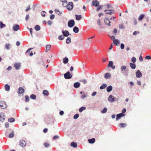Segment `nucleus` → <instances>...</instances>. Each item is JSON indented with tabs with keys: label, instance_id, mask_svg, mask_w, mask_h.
<instances>
[{
	"label": "nucleus",
	"instance_id": "56",
	"mask_svg": "<svg viewBox=\"0 0 151 151\" xmlns=\"http://www.w3.org/2000/svg\"><path fill=\"white\" fill-rule=\"evenodd\" d=\"M87 94H85V93L83 95L81 96V98L82 99H83L84 98L87 97Z\"/></svg>",
	"mask_w": 151,
	"mask_h": 151
},
{
	"label": "nucleus",
	"instance_id": "62",
	"mask_svg": "<svg viewBox=\"0 0 151 151\" xmlns=\"http://www.w3.org/2000/svg\"><path fill=\"white\" fill-rule=\"evenodd\" d=\"M113 33L115 35H116L117 30L116 29H114L113 31Z\"/></svg>",
	"mask_w": 151,
	"mask_h": 151
},
{
	"label": "nucleus",
	"instance_id": "54",
	"mask_svg": "<svg viewBox=\"0 0 151 151\" xmlns=\"http://www.w3.org/2000/svg\"><path fill=\"white\" fill-rule=\"evenodd\" d=\"M133 19V22H134V24L135 25L137 24V19L135 18H134Z\"/></svg>",
	"mask_w": 151,
	"mask_h": 151
},
{
	"label": "nucleus",
	"instance_id": "5",
	"mask_svg": "<svg viewBox=\"0 0 151 151\" xmlns=\"http://www.w3.org/2000/svg\"><path fill=\"white\" fill-rule=\"evenodd\" d=\"M108 100V101L110 102H114L115 101H116L118 100L117 98L114 97L111 95H110L109 96Z\"/></svg>",
	"mask_w": 151,
	"mask_h": 151
},
{
	"label": "nucleus",
	"instance_id": "46",
	"mask_svg": "<svg viewBox=\"0 0 151 151\" xmlns=\"http://www.w3.org/2000/svg\"><path fill=\"white\" fill-rule=\"evenodd\" d=\"M29 96H27L26 95L25 96V101L26 102H28L29 101Z\"/></svg>",
	"mask_w": 151,
	"mask_h": 151
},
{
	"label": "nucleus",
	"instance_id": "17",
	"mask_svg": "<svg viewBox=\"0 0 151 151\" xmlns=\"http://www.w3.org/2000/svg\"><path fill=\"white\" fill-rule=\"evenodd\" d=\"M111 77V75L109 73H106L105 74L104 77L106 79L110 78Z\"/></svg>",
	"mask_w": 151,
	"mask_h": 151
},
{
	"label": "nucleus",
	"instance_id": "51",
	"mask_svg": "<svg viewBox=\"0 0 151 151\" xmlns=\"http://www.w3.org/2000/svg\"><path fill=\"white\" fill-rule=\"evenodd\" d=\"M44 145L47 148L49 147H50V144L47 142L44 143Z\"/></svg>",
	"mask_w": 151,
	"mask_h": 151
},
{
	"label": "nucleus",
	"instance_id": "48",
	"mask_svg": "<svg viewBox=\"0 0 151 151\" xmlns=\"http://www.w3.org/2000/svg\"><path fill=\"white\" fill-rule=\"evenodd\" d=\"M51 47V45H47L46 47V50L47 51L49 50L50 49Z\"/></svg>",
	"mask_w": 151,
	"mask_h": 151
},
{
	"label": "nucleus",
	"instance_id": "16",
	"mask_svg": "<svg viewBox=\"0 0 151 151\" xmlns=\"http://www.w3.org/2000/svg\"><path fill=\"white\" fill-rule=\"evenodd\" d=\"M19 29V26L17 24H15L13 27V30L14 31H17Z\"/></svg>",
	"mask_w": 151,
	"mask_h": 151
},
{
	"label": "nucleus",
	"instance_id": "2",
	"mask_svg": "<svg viewBox=\"0 0 151 151\" xmlns=\"http://www.w3.org/2000/svg\"><path fill=\"white\" fill-rule=\"evenodd\" d=\"M67 6L66 8L69 11L72 10L73 7V3L72 2H69L68 4H65Z\"/></svg>",
	"mask_w": 151,
	"mask_h": 151
},
{
	"label": "nucleus",
	"instance_id": "41",
	"mask_svg": "<svg viewBox=\"0 0 151 151\" xmlns=\"http://www.w3.org/2000/svg\"><path fill=\"white\" fill-rule=\"evenodd\" d=\"M86 109V108L85 107H81L79 109V111L80 112H82L83 110H85Z\"/></svg>",
	"mask_w": 151,
	"mask_h": 151
},
{
	"label": "nucleus",
	"instance_id": "3",
	"mask_svg": "<svg viewBox=\"0 0 151 151\" xmlns=\"http://www.w3.org/2000/svg\"><path fill=\"white\" fill-rule=\"evenodd\" d=\"M64 76L65 79H70L72 78V74H70L69 71H68L64 74Z\"/></svg>",
	"mask_w": 151,
	"mask_h": 151
},
{
	"label": "nucleus",
	"instance_id": "61",
	"mask_svg": "<svg viewBox=\"0 0 151 151\" xmlns=\"http://www.w3.org/2000/svg\"><path fill=\"white\" fill-rule=\"evenodd\" d=\"M59 138V137L57 135H55L53 137V139L54 140H55Z\"/></svg>",
	"mask_w": 151,
	"mask_h": 151
},
{
	"label": "nucleus",
	"instance_id": "53",
	"mask_svg": "<svg viewBox=\"0 0 151 151\" xmlns=\"http://www.w3.org/2000/svg\"><path fill=\"white\" fill-rule=\"evenodd\" d=\"M29 19V14H27L25 17V20L27 21Z\"/></svg>",
	"mask_w": 151,
	"mask_h": 151
},
{
	"label": "nucleus",
	"instance_id": "14",
	"mask_svg": "<svg viewBox=\"0 0 151 151\" xmlns=\"http://www.w3.org/2000/svg\"><path fill=\"white\" fill-rule=\"evenodd\" d=\"M114 10H105L104 12H106V14L111 15L112 14H114Z\"/></svg>",
	"mask_w": 151,
	"mask_h": 151
},
{
	"label": "nucleus",
	"instance_id": "28",
	"mask_svg": "<svg viewBox=\"0 0 151 151\" xmlns=\"http://www.w3.org/2000/svg\"><path fill=\"white\" fill-rule=\"evenodd\" d=\"M4 87L5 90L6 91H9L10 90V86L9 85L7 84H6Z\"/></svg>",
	"mask_w": 151,
	"mask_h": 151
},
{
	"label": "nucleus",
	"instance_id": "15",
	"mask_svg": "<svg viewBox=\"0 0 151 151\" xmlns=\"http://www.w3.org/2000/svg\"><path fill=\"white\" fill-rule=\"evenodd\" d=\"M62 33L64 36L68 37L69 35H70L67 30H62Z\"/></svg>",
	"mask_w": 151,
	"mask_h": 151
},
{
	"label": "nucleus",
	"instance_id": "50",
	"mask_svg": "<svg viewBox=\"0 0 151 151\" xmlns=\"http://www.w3.org/2000/svg\"><path fill=\"white\" fill-rule=\"evenodd\" d=\"M64 38V37L62 35H60L58 37V39L61 40H63Z\"/></svg>",
	"mask_w": 151,
	"mask_h": 151
},
{
	"label": "nucleus",
	"instance_id": "27",
	"mask_svg": "<svg viewBox=\"0 0 151 151\" xmlns=\"http://www.w3.org/2000/svg\"><path fill=\"white\" fill-rule=\"evenodd\" d=\"M69 61L68 58L67 57H65L63 59V63L64 64H67Z\"/></svg>",
	"mask_w": 151,
	"mask_h": 151
},
{
	"label": "nucleus",
	"instance_id": "26",
	"mask_svg": "<svg viewBox=\"0 0 151 151\" xmlns=\"http://www.w3.org/2000/svg\"><path fill=\"white\" fill-rule=\"evenodd\" d=\"M88 142L90 144H93L94 143L95 141V139L94 138L90 139L88 140Z\"/></svg>",
	"mask_w": 151,
	"mask_h": 151
},
{
	"label": "nucleus",
	"instance_id": "32",
	"mask_svg": "<svg viewBox=\"0 0 151 151\" xmlns=\"http://www.w3.org/2000/svg\"><path fill=\"white\" fill-rule=\"evenodd\" d=\"M145 15L144 14H141L138 17V19L139 21H141L144 18Z\"/></svg>",
	"mask_w": 151,
	"mask_h": 151
},
{
	"label": "nucleus",
	"instance_id": "38",
	"mask_svg": "<svg viewBox=\"0 0 151 151\" xmlns=\"http://www.w3.org/2000/svg\"><path fill=\"white\" fill-rule=\"evenodd\" d=\"M107 110V109L106 107H105L101 111V112L103 114H104L106 112Z\"/></svg>",
	"mask_w": 151,
	"mask_h": 151
},
{
	"label": "nucleus",
	"instance_id": "8",
	"mask_svg": "<svg viewBox=\"0 0 151 151\" xmlns=\"http://www.w3.org/2000/svg\"><path fill=\"white\" fill-rule=\"evenodd\" d=\"M5 115L4 113L1 112L0 113V121L1 122L4 121L5 119Z\"/></svg>",
	"mask_w": 151,
	"mask_h": 151
},
{
	"label": "nucleus",
	"instance_id": "22",
	"mask_svg": "<svg viewBox=\"0 0 151 151\" xmlns=\"http://www.w3.org/2000/svg\"><path fill=\"white\" fill-rule=\"evenodd\" d=\"M73 30L74 32L77 33L78 32L79 29L78 27L75 26L73 27Z\"/></svg>",
	"mask_w": 151,
	"mask_h": 151
},
{
	"label": "nucleus",
	"instance_id": "12",
	"mask_svg": "<svg viewBox=\"0 0 151 151\" xmlns=\"http://www.w3.org/2000/svg\"><path fill=\"white\" fill-rule=\"evenodd\" d=\"M125 116V114L122 113H120L119 114L116 115V120L117 121L120 119L122 117Z\"/></svg>",
	"mask_w": 151,
	"mask_h": 151
},
{
	"label": "nucleus",
	"instance_id": "60",
	"mask_svg": "<svg viewBox=\"0 0 151 151\" xmlns=\"http://www.w3.org/2000/svg\"><path fill=\"white\" fill-rule=\"evenodd\" d=\"M5 127L6 128H8L9 127V124L8 122H6L5 124Z\"/></svg>",
	"mask_w": 151,
	"mask_h": 151
},
{
	"label": "nucleus",
	"instance_id": "45",
	"mask_svg": "<svg viewBox=\"0 0 151 151\" xmlns=\"http://www.w3.org/2000/svg\"><path fill=\"white\" fill-rule=\"evenodd\" d=\"M119 27L120 29H124L125 28L124 26L122 24H120L119 25Z\"/></svg>",
	"mask_w": 151,
	"mask_h": 151
},
{
	"label": "nucleus",
	"instance_id": "55",
	"mask_svg": "<svg viewBox=\"0 0 151 151\" xmlns=\"http://www.w3.org/2000/svg\"><path fill=\"white\" fill-rule=\"evenodd\" d=\"M47 23L49 25H51L53 23L50 20H49L47 22Z\"/></svg>",
	"mask_w": 151,
	"mask_h": 151
},
{
	"label": "nucleus",
	"instance_id": "35",
	"mask_svg": "<svg viewBox=\"0 0 151 151\" xmlns=\"http://www.w3.org/2000/svg\"><path fill=\"white\" fill-rule=\"evenodd\" d=\"M15 119L13 117L9 118L8 119V121L9 122L12 123L15 121Z\"/></svg>",
	"mask_w": 151,
	"mask_h": 151
},
{
	"label": "nucleus",
	"instance_id": "47",
	"mask_svg": "<svg viewBox=\"0 0 151 151\" xmlns=\"http://www.w3.org/2000/svg\"><path fill=\"white\" fill-rule=\"evenodd\" d=\"M131 61L133 63H134L136 61V58L133 57L131 59Z\"/></svg>",
	"mask_w": 151,
	"mask_h": 151
},
{
	"label": "nucleus",
	"instance_id": "24",
	"mask_svg": "<svg viewBox=\"0 0 151 151\" xmlns=\"http://www.w3.org/2000/svg\"><path fill=\"white\" fill-rule=\"evenodd\" d=\"M70 146L76 148L77 147V145L76 142H71Z\"/></svg>",
	"mask_w": 151,
	"mask_h": 151
},
{
	"label": "nucleus",
	"instance_id": "63",
	"mask_svg": "<svg viewBox=\"0 0 151 151\" xmlns=\"http://www.w3.org/2000/svg\"><path fill=\"white\" fill-rule=\"evenodd\" d=\"M145 58L148 60H150L151 59V57L150 55H147L145 57Z\"/></svg>",
	"mask_w": 151,
	"mask_h": 151
},
{
	"label": "nucleus",
	"instance_id": "13",
	"mask_svg": "<svg viewBox=\"0 0 151 151\" xmlns=\"http://www.w3.org/2000/svg\"><path fill=\"white\" fill-rule=\"evenodd\" d=\"M19 143V145L23 147H25L26 144V142L23 140H20Z\"/></svg>",
	"mask_w": 151,
	"mask_h": 151
},
{
	"label": "nucleus",
	"instance_id": "49",
	"mask_svg": "<svg viewBox=\"0 0 151 151\" xmlns=\"http://www.w3.org/2000/svg\"><path fill=\"white\" fill-rule=\"evenodd\" d=\"M79 116V115L78 114H76L73 116V118L74 119H77Z\"/></svg>",
	"mask_w": 151,
	"mask_h": 151
},
{
	"label": "nucleus",
	"instance_id": "44",
	"mask_svg": "<svg viewBox=\"0 0 151 151\" xmlns=\"http://www.w3.org/2000/svg\"><path fill=\"white\" fill-rule=\"evenodd\" d=\"M97 7H98L97 8L96 10L97 11H99V10H100L103 7V5H99Z\"/></svg>",
	"mask_w": 151,
	"mask_h": 151
},
{
	"label": "nucleus",
	"instance_id": "42",
	"mask_svg": "<svg viewBox=\"0 0 151 151\" xmlns=\"http://www.w3.org/2000/svg\"><path fill=\"white\" fill-rule=\"evenodd\" d=\"M32 49V48H30L26 52H29V55L30 56H32L33 55V53L32 52V51L30 52V50Z\"/></svg>",
	"mask_w": 151,
	"mask_h": 151
},
{
	"label": "nucleus",
	"instance_id": "40",
	"mask_svg": "<svg viewBox=\"0 0 151 151\" xmlns=\"http://www.w3.org/2000/svg\"><path fill=\"white\" fill-rule=\"evenodd\" d=\"M71 42V38L70 37H68L66 39V42L67 44H69Z\"/></svg>",
	"mask_w": 151,
	"mask_h": 151
},
{
	"label": "nucleus",
	"instance_id": "36",
	"mask_svg": "<svg viewBox=\"0 0 151 151\" xmlns=\"http://www.w3.org/2000/svg\"><path fill=\"white\" fill-rule=\"evenodd\" d=\"M14 132L12 130V133L9 134V137L10 138H12L14 137Z\"/></svg>",
	"mask_w": 151,
	"mask_h": 151
},
{
	"label": "nucleus",
	"instance_id": "37",
	"mask_svg": "<svg viewBox=\"0 0 151 151\" xmlns=\"http://www.w3.org/2000/svg\"><path fill=\"white\" fill-rule=\"evenodd\" d=\"M30 98L32 99L35 100L36 98V96L34 94H31L30 96Z\"/></svg>",
	"mask_w": 151,
	"mask_h": 151
},
{
	"label": "nucleus",
	"instance_id": "10",
	"mask_svg": "<svg viewBox=\"0 0 151 151\" xmlns=\"http://www.w3.org/2000/svg\"><path fill=\"white\" fill-rule=\"evenodd\" d=\"M14 66L16 70H18L21 67V64L19 63H14Z\"/></svg>",
	"mask_w": 151,
	"mask_h": 151
},
{
	"label": "nucleus",
	"instance_id": "58",
	"mask_svg": "<svg viewBox=\"0 0 151 151\" xmlns=\"http://www.w3.org/2000/svg\"><path fill=\"white\" fill-rule=\"evenodd\" d=\"M10 46L9 44H6L5 46V48L6 50H9V47Z\"/></svg>",
	"mask_w": 151,
	"mask_h": 151
},
{
	"label": "nucleus",
	"instance_id": "31",
	"mask_svg": "<svg viewBox=\"0 0 151 151\" xmlns=\"http://www.w3.org/2000/svg\"><path fill=\"white\" fill-rule=\"evenodd\" d=\"M106 87L107 85L106 83H104L100 87V89L102 90L106 88Z\"/></svg>",
	"mask_w": 151,
	"mask_h": 151
},
{
	"label": "nucleus",
	"instance_id": "59",
	"mask_svg": "<svg viewBox=\"0 0 151 151\" xmlns=\"http://www.w3.org/2000/svg\"><path fill=\"white\" fill-rule=\"evenodd\" d=\"M139 33V31H135L133 32V35H136Z\"/></svg>",
	"mask_w": 151,
	"mask_h": 151
},
{
	"label": "nucleus",
	"instance_id": "11",
	"mask_svg": "<svg viewBox=\"0 0 151 151\" xmlns=\"http://www.w3.org/2000/svg\"><path fill=\"white\" fill-rule=\"evenodd\" d=\"M104 22L106 25L109 26H110L111 25L110 23H111V22L109 21V19L108 18L106 17L104 19Z\"/></svg>",
	"mask_w": 151,
	"mask_h": 151
},
{
	"label": "nucleus",
	"instance_id": "18",
	"mask_svg": "<svg viewBox=\"0 0 151 151\" xmlns=\"http://www.w3.org/2000/svg\"><path fill=\"white\" fill-rule=\"evenodd\" d=\"M81 85L80 83L78 82H76L74 83L73 85L74 87L76 88H79Z\"/></svg>",
	"mask_w": 151,
	"mask_h": 151
},
{
	"label": "nucleus",
	"instance_id": "34",
	"mask_svg": "<svg viewBox=\"0 0 151 151\" xmlns=\"http://www.w3.org/2000/svg\"><path fill=\"white\" fill-rule=\"evenodd\" d=\"M35 29L37 31H38L40 30V27L38 25H36L35 26Z\"/></svg>",
	"mask_w": 151,
	"mask_h": 151
},
{
	"label": "nucleus",
	"instance_id": "29",
	"mask_svg": "<svg viewBox=\"0 0 151 151\" xmlns=\"http://www.w3.org/2000/svg\"><path fill=\"white\" fill-rule=\"evenodd\" d=\"M127 124L126 123H121L119 124V126L120 127L124 128L126 127Z\"/></svg>",
	"mask_w": 151,
	"mask_h": 151
},
{
	"label": "nucleus",
	"instance_id": "33",
	"mask_svg": "<svg viewBox=\"0 0 151 151\" xmlns=\"http://www.w3.org/2000/svg\"><path fill=\"white\" fill-rule=\"evenodd\" d=\"M76 19L77 20H80L82 19V17L81 15H78L77 14L75 15Z\"/></svg>",
	"mask_w": 151,
	"mask_h": 151
},
{
	"label": "nucleus",
	"instance_id": "19",
	"mask_svg": "<svg viewBox=\"0 0 151 151\" xmlns=\"http://www.w3.org/2000/svg\"><path fill=\"white\" fill-rule=\"evenodd\" d=\"M18 93L19 94H22L24 92V89L22 87H19L18 88Z\"/></svg>",
	"mask_w": 151,
	"mask_h": 151
},
{
	"label": "nucleus",
	"instance_id": "43",
	"mask_svg": "<svg viewBox=\"0 0 151 151\" xmlns=\"http://www.w3.org/2000/svg\"><path fill=\"white\" fill-rule=\"evenodd\" d=\"M113 65V62L112 61H109L108 64V67L111 68Z\"/></svg>",
	"mask_w": 151,
	"mask_h": 151
},
{
	"label": "nucleus",
	"instance_id": "52",
	"mask_svg": "<svg viewBox=\"0 0 151 151\" xmlns=\"http://www.w3.org/2000/svg\"><path fill=\"white\" fill-rule=\"evenodd\" d=\"M55 15L53 14H51L50 17V18L51 19H53L55 18Z\"/></svg>",
	"mask_w": 151,
	"mask_h": 151
},
{
	"label": "nucleus",
	"instance_id": "4",
	"mask_svg": "<svg viewBox=\"0 0 151 151\" xmlns=\"http://www.w3.org/2000/svg\"><path fill=\"white\" fill-rule=\"evenodd\" d=\"M75 24V22L73 19L69 20L68 22V25L69 27L71 28L73 27Z\"/></svg>",
	"mask_w": 151,
	"mask_h": 151
},
{
	"label": "nucleus",
	"instance_id": "23",
	"mask_svg": "<svg viewBox=\"0 0 151 151\" xmlns=\"http://www.w3.org/2000/svg\"><path fill=\"white\" fill-rule=\"evenodd\" d=\"M130 67L131 68L134 69L136 67V65L135 63H130Z\"/></svg>",
	"mask_w": 151,
	"mask_h": 151
},
{
	"label": "nucleus",
	"instance_id": "7",
	"mask_svg": "<svg viewBox=\"0 0 151 151\" xmlns=\"http://www.w3.org/2000/svg\"><path fill=\"white\" fill-rule=\"evenodd\" d=\"M99 4V1L97 0H93L92 1L91 6L97 7Z\"/></svg>",
	"mask_w": 151,
	"mask_h": 151
},
{
	"label": "nucleus",
	"instance_id": "20",
	"mask_svg": "<svg viewBox=\"0 0 151 151\" xmlns=\"http://www.w3.org/2000/svg\"><path fill=\"white\" fill-rule=\"evenodd\" d=\"M112 86L111 85H110L107 87L106 91L107 92H109L112 91Z\"/></svg>",
	"mask_w": 151,
	"mask_h": 151
},
{
	"label": "nucleus",
	"instance_id": "9",
	"mask_svg": "<svg viewBox=\"0 0 151 151\" xmlns=\"http://www.w3.org/2000/svg\"><path fill=\"white\" fill-rule=\"evenodd\" d=\"M136 77L137 78H140L142 76V74L139 70H138L135 73Z\"/></svg>",
	"mask_w": 151,
	"mask_h": 151
},
{
	"label": "nucleus",
	"instance_id": "1",
	"mask_svg": "<svg viewBox=\"0 0 151 151\" xmlns=\"http://www.w3.org/2000/svg\"><path fill=\"white\" fill-rule=\"evenodd\" d=\"M127 67L126 66L122 65L121 68L122 73L124 76H127L128 75V71L126 70Z\"/></svg>",
	"mask_w": 151,
	"mask_h": 151
},
{
	"label": "nucleus",
	"instance_id": "21",
	"mask_svg": "<svg viewBox=\"0 0 151 151\" xmlns=\"http://www.w3.org/2000/svg\"><path fill=\"white\" fill-rule=\"evenodd\" d=\"M113 42L114 45L116 46H117L118 44H119L120 43L119 40L117 39H114V40H113Z\"/></svg>",
	"mask_w": 151,
	"mask_h": 151
},
{
	"label": "nucleus",
	"instance_id": "6",
	"mask_svg": "<svg viewBox=\"0 0 151 151\" xmlns=\"http://www.w3.org/2000/svg\"><path fill=\"white\" fill-rule=\"evenodd\" d=\"M7 106L6 103L4 101H1L0 102V106L2 109H4Z\"/></svg>",
	"mask_w": 151,
	"mask_h": 151
},
{
	"label": "nucleus",
	"instance_id": "39",
	"mask_svg": "<svg viewBox=\"0 0 151 151\" xmlns=\"http://www.w3.org/2000/svg\"><path fill=\"white\" fill-rule=\"evenodd\" d=\"M6 27V25L5 24L3 23L2 22H0V28L1 29L2 28L4 27Z\"/></svg>",
	"mask_w": 151,
	"mask_h": 151
},
{
	"label": "nucleus",
	"instance_id": "25",
	"mask_svg": "<svg viewBox=\"0 0 151 151\" xmlns=\"http://www.w3.org/2000/svg\"><path fill=\"white\" fill-rule=\"evenodd\" d=\"M42 93L44 96H48L49 94L48 91L46 90H44L43 91Z\"/></svg>",
	"mask_w": 151,
	"mask_h": 151
},
{
	"label": "nucleus",
	"instance_id": "57",
	"mask_svg": "<svg viewBox=\"0 0 151 151\" xmlns=\"http://www.w3.org/2000/svg\"><path fill=\"white\" fill-rule=\"evenodd\" d=\"M124 45L123 43H121L120 45V48L122 50L124 48Z\"/></svg>",
	"mask_w": 151,
	"mask_h": 151
},
{
	"label": "nucleus",
	"instance_id": "30",
	"mask_svg": "<svg viewBox=\"0 0 151 151\" xmlns=\"http://www.w3.org/2000/svg\"><path fill=\"white\" fill-rule=\"evenodd\" d=\"M55 11L56 13L60 16L61 14H62V12L60 11L58 9H55Z\"/></svg>",
	"mask_w": 151,
	"mask_h": 151
},
{
	"label": "nucleus",
	"instance_id": "64",
	"mask_svg": "<svg viewBox=\"0 0 151 151\" xmlns=\"http://www.w3.org/2000/svg\"><path fill=\"white\" fill-rule=\"evenodd\" d=\"M64 112L63 111H61L59 112V114L60 115H63L64 114Z\"/></svg>",
	"mask_w": 151,
	"mask_h": 151
}]
</instances>
